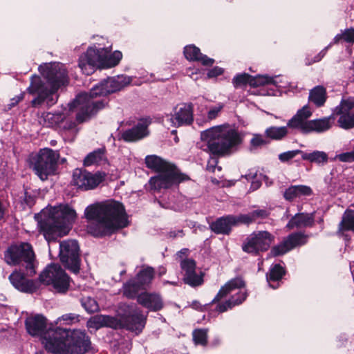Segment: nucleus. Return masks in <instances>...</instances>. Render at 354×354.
I'll return each mask as SVG.
<instances>
[{
	"label": "nucleus",
	"instance_id": "nucleus-1",
	"mask_svg": "<svg viewBox=\"0 0 354 354\" xmlns=\"http://www.w3.org/2000/svg\"><path fill=\"white\" fill-rule=\"evenodd\" d=\"M84 214L90 221L88 232L94 236L110 234L127 225L123 205L115 201L90 205Z\"/></svg>",
	"mask_w": 354,
	"mask_h": 354
},
{
	"label": "nucleus",
	"instance_id": "nucleus-2",
	"mask_svg": "<svg viewBox=\"0 0 354 354\" xmlns=\"http://www.w3.org/2000/svg\"><path fill=\"white\" fill-rule=\"evenodd\" d=\"M130 83L129 78L124 76L109 77L93 87L89 93H81L75 99L77 120L80 123L88 121L97 112L104 109L106 102L95 98L120 91Z\"/></svg>",
	"mask_w": 354,
	"mask_h": 354
},
{
	"label": "nucleus",
	"instance_id": "nucleus-3",
	"mask_svg": "<svg viewBox=\"0 0 354 354\" xmlns=\"http://www.w3.org/2000/svg\"><path fill=\"white\" fill-rule=\"evenodd\" d=\"M91 347L84 330L46 328V350L55 354H85Z\"/></svg>",
	"mask_w": 354,
	"mask_h": 354
},
{
	"label": "nucleus",
	"instance_id": "nucleus-4",
	"mask_svg": "<svg viewBox=\"0 0 354 354\" xmlns=\"http://www.w3.org/2000/svg\"><path fill=\"white\" fill-rule=\"evenodd\" d=\"M201 138L206 143L207 151L218 156L230 154L232 149L241 142L238 132L229 125L214 127L204 131Z\"/></svg>",
	"mask_w": 354,
	"mask_h": 354
},
{
	"label": "nucleus",
	"instance_id": "nucleus-5",
	"mask_svg": "<svg viewBox=\"0 0 354 354\" xmlns=\"http://www.w3.org/2000/svg\"><path fill=\"white\" fill-rule=\"evenodd\" d=\"M147 167L158 175L151 177L149 180L151 189L160 191L161 189H169L188 179V177L179 172L177 168L169 162L156 155L147 156L145 158Z\"/></svg>",
	"mask_w": 354,
	"mask_h": 354
},
{
	"label": "nucleus",
	"instance_id": "nucleus-6",
	"mask_svg": "<svg viewBox=\"0 0 354 354\" xmlns=\"http://www.w3.org/2000/svg\"><path fill=\"white\" fill-rule=\"evenodd\" d=\"M313 115V111L308 105L299 109L296 114L288 120L287 127L298 129L303 133L315 132L322 133L330 130L335 124V117L333 113L328 117L308 120Z\"/></svg>",
	"mask_w": 354,
	"mask_h": 354
},
{
	"label": "nucleus",
	"instance_id": "nucleus-7",
	"mask_svg": "<svg viewBox=\"0 0 354 354\" xmlns=\"http://www.w3.org/2000/svg\"><path fill=\"white\" fill-rule=\"evenodd\" d=\"M48 218L46 221V234L66 235L76 218L75 210L68 206L47 207Z\"/></svg>",
	"mask_w": 354,
	"mask_h": 354
},
{
	"label": "nucleus",
	"instance_id": "nucleus-8",
	"mask_svg": "<svg viewBox=\"0 0 354 354\" xmlns=\"http://www.w3.org/2000/svg\"><path fill=\"white\" fill-rule=\"evenodd\" d=\"M4 260L10 266H24L26 274L32 277L36 274L38 263L30 244L22 242L10 245L4 252Z\"/></svg>",
	"mask_w": 354,
	"mask_h": 354
},
{
	"label": "nucleus",
	"instance_id": "nucleus-9",
	"mask_svg": "<svg viewBox=\"0 0 354 354\" xmlns=\"http://www.w3.org/2000/svg\"><path fill=\"white\" fill-rule=\"evenodd\" d=\"M68 84V73L62 64H46V104H54L58 99L57 91Z\"/></svg>",
	"mask_w": 354,
	"mask_h": 354
},
{
	"label": "nucleus",
	"instance_id": "nucleus-10",
	"mask_svg": "<svg viewBox=\"0 0 354 354\" xmlns=\"http://www.w3.org/2000/svg\"><path fill=\"white\" fill-rule=\"evenodd\" d=\"M118 312L120 316L118 319V328H124L139 333L145 328L147 315H143L136 305L121 304Z\"/></svg>",
	"mask_w": 354,
	"mask_h": 354
},
{
	"label": "nucleus",
	"instance_id": "nucleus-11",
	"mask_svg": "<svg viewBox=\"0 0 354 354\" xmlns=\"http://www.w3.org/2000/svg\"><path fill=\"white\" fill-rule=\"evenodd\" d=\"M274 239V236L268 231H255L245 238L242 250L248 254L257 255L268 250Z\"/></svg>",
	"mask_w": 354,
	"mask_h": 354
},
{
	"label": "nucleus",
	"instance_id": "nucleus-12",
	"mask_svg": "<svg viewBox=\"0 0 354 354\" xmlns=\"http://www.w3.org/2000/svg\"><path fill=\"white\" fill-rule=\"evenodd\" d=\"M188 249H183L177 254V259L180 262V266L183 272V280L185 283L193 286H201L203 283V274L197 272L196 262L194 259L187 258Z\"/></svg>",
	"mask_w": 354,
	"mask_h": 354
},
{
	"label": "nucleus",
	"instance_id": "nucleus-13",
	"mask_svg": "<svg viewBox=\"0 0 354 354\" xmlns=\"http://www.w3.org/2000/svg\"><path fill=\"white\" fill-rule=\"evenodd\" d=\"M59 257L65 266L74 273L80 270L79 245L75 240H67L59 243Z\"/></svg>",
	"mask_w": 354,
	"mask_h": 354
},
{
	"label": "nucleus",
	"instance_id": "nucleus-14",
	"mask_svg": "<svg viewBox=\"0 0 354 354\" xmlns=\"http://www.w3.org/2000/svg\"><path fill=\"white\" fill-rule=\"evenodd\" d=\"M107 53V48L90 47L80 57L79 66L84 74L91 75L94 72L96 66H103L104 57Z\"/></svg>",
	"mask_w": 354,
	"mask_h": 354
},
{
	"label": "nucleus",
	"instance_id": "nucleus-15",
	"mask_svg": "<svg viewBox=\"0 0 354 354\" xmlns=\"http://www.w3.org/2000/svg\"><path fill=\"white\" fill-rule=\"evenodd\" d=\"M46 283L52 285L55 291L66 292L70 286L69 277L58 264H51L46 269Z\"/></svg>",
	"mask_w": 354,
	"mask_h": 354
},
{
	"label": "nucleus",
	"instance_id": "nucleus-16",
	"mask_svg": "<svg viewBox=\"0 0 354 354\" xmlns=\"http://www.w3.org/2000/svg\"><path fill=\"white\" fill-rule=\"evenodd\" d=\"M104 179V174H93L83 169H75L73 174V185L84 191L95 189Z\"/></svg>",
	"mask_w": 354,
	"mask_h": 354
},
{
	"label": "nucleus",
	"instance_id": "nucleus-17",
	"mask_svg": "<svg viewBox=\"0 0 354 354\" xmlns=\"http://www.w3.org/2000/svg\"><path fill=\"white\" fill-rule=\"evenodd\" d=\"M354 109V98H342L339 105L334 111L333 115L339 116L337 120L338 126L345 130L354 128V112L351 111Z\"/></svg>",
	"mask_w": 354,
	"mask_h": 354
},
{
	"label": "nucleus",
	"instance_id": "nucleus-18",
	"mask_svg": "<svg viewBox=\"0 0 354 354\" xmlns=\"http://www.w3.org/2000/svg\"><path fill=\"white\" fill-rule=\"evenodd\" d=\"M9 280L11 284L20 292L33 293L44 281V271L40 272L38 279L32 280L26 279L24 274L15 270L9 276Z\"/></svg>",
	"mask_w": 354,
	"mask_h": 354
},
{
	"label": "nucleus",
	"instance_id": "nucleus-19",
	"mask_svg": "<svg viewBox=\"0 0 354 354\" xmlns=\"http://www.w3.org/2000/svg\"><path fill=\"white\" fill-rule=\"evenodd\" d=\"M308 236L301 232L292 233L286 237L283 241L272 247L269 255L278 257L286 254L293 248L307 243Z\"/></svg>",
	"mask_w": 354,
	"mask_h": 354
},
{
	"label": "nucleus",
	"instance_id": "nucleus-20",
	"mask_svg": "<svg viewBox=\"0 0 354 354\" xmlns=\"http://www.w3.org/2000/svg\"><path fill=\"white\" fill-rule=\"evenodd\" d=\"M193 121L192 106L191 104H182L176 107L174 113L167 115L165 121L168 127H178L187 125Z\"/></svg>",
	"mask_w": 354,
	"mask_h": 354
},
{
	"label": "nucleus",
	"instance_id": "nucleus-21",
	"mask_svg": "<svg viewBox=\"0 0 354 354\" xmlns=\"http://www.w3.org/2000/svg\"><path fill=\"white\" fill-rule=\"evenodd\" d=\"M28 333L35 338H38L44 343V316L41 314H31L25 320Z\"/></svg>",
	"mask_w": 354,
	"mask_h": 354
},
{
	"label": "nucleus",
	"instance_id": "nucleus-22",
	"mask_svg": "<svg viewBox=\"0 0 354 354\" xmlns=\"http://www.w3.org/2000/svg\"><path fill=\"white\" fill-rule=\"evenodd\" d=\"M272 82V79L268 76L252 77L248 73H241L236 75L232 79V84L235 88L244 87L247 84L253 87H257Z\"/></svg>",
	"mask_w": 354,
	"mask_h": 354
},
{
	"label": "nucleus",
	"instance_id": "nucleus-23",
	"mask_svg": "<svg viewBox=\"0 0 354 354\" xmlns=\"http://www.w3.org/2000/svg\"><path fill=\"white\" fill-rule=\"evenodd\" d=\"M28 89L30 93L37 95V97L32 100V106L39 107L41 106L44 102V84L41 77L33 75Z\"/></svg>",
	"mask_w": 354,
	"mask_h": 354
},
{
	"label": "nucleus",
	"instance_id": "nucleus-24",
	"mask_svg": "<svg viewBox=\"0 0 354 354\" xmlns=\"http://www.w3.org/2000/svg\"><path fill=\"white\" fill-rule=\"evenodd\" d=\"M137 301L139 304L153 311L160 310L163 306L161 297L155 293H141L138 296Z\"/></svg>",
	"mask_w": 354,
	"mask_h": 354
},
{
	"label": "nucleus",
	"instance_id": "nucleus-25",
	"mask_svg": "<svg viewBox=\"0 0 354 354\" xmlns=\"http://www.w3.org/2000/svg\"><path fill=\"white\" fill-rule=\"evenodd\" d=\"M148 123L141 122L138 124L122 132V138L126 142H135L143 138L149 134Z\"/></svg>",
	"mask_w": 354,
	"mask_h": 354
},
{
	"label": "nucleus",
	"instance_id": "nucleus-26",
	"mask_svg": "<svg viewBox=\"0 0 354 354\" xmlns=\"http://www.w3.org/2000/svg\"><path fill=\"white\" fill-rule=\"evenodd\" d=\"M245 283L242 278L236 277L232 279L225 283L223 286H221L212 301L214 303L218 302L221 299L226 298L233 291L236 290V289L242 288L245 287Z\"/></svg>",
	"mask_w": 354,
	"mask_h": 354
},
{
	"label": "nucleus",
	"instance_id": "nucleus-27",
	"mask_svg": "<svg viewBox=\"0 0 354 354\" xmlns=\"http://www.w3.org/2000/svg\"><path fill=\"white\" fill-rule=\"evenodd\" d=\"M315 223L314 213H299L295 214L288 223L286 227L292 230L295 227L301 228L313 226Z\"/></svg>",
	"mask_w": 354,
	"mask_h": 354
},
{
	"label": "nucleus",
	"instance_id": "nucleus-28",
	"mask_svg": "<svg viewBox=\"0 0 354 354\" xmlns=\"http://www.w3.org/2000/svg\"><path fill=\"white\" fill-rule=\"evenodd\" d=\"M184 55L187 59L200 62L203 66H212L214 60L203 55L198 48L194 45L187 46L184 48Z\"/></svg>",
	"mask_w": 354,
	"mask_h": 354
},
{
	"label": "nucleus",
	"instance_id": "nucleus-29",
	"mask_svg": "<svg viewBox=\"0 0 354 354\" xmlns=\"http://www.w3.org/2000/svg\"><path fill=\"white\" fill-rule=\"evenodd\" d=\"M30 167L41 180L44 176V149H40L38 153H32L28 159Z\"/></svg>",
	"mask_w": 354,
	"mask_h": 354
},
{
	"label": "nucleus",
	"instance_id": "nucleus-30",
	"mask_svg": "<svg viewBox=\"0 0 354 354\" xmlns=\"http://www.w3.org/2000/svg\"><path fill=\"white\" fill-rule=\"evenodd\" d=\"M233 225H234V216H227L213 222L210 225V228L216 234H228Z\"/></svg>",
	"mask_w": 354,
	"mask_h": 354
},
{
	"label": "nucleus",
	"instance_id": "nucleus-31",
	"mask_svg": "<svg viewBox=\"0 0 354 354\" xmlns=\"http://www.w3.org/2000/svg\"><path fill=\"white\" fill-rule=\"evenodd\" d=\"M88 324V326L93 327L96 329L104 326L118 329L119 326L117 318L102 315L95 316L90 319Z\"/></svg>",
	"mask_w": 354,
	"mask_h": 354
},
{
	"label": "nucleus",
	"instance_id": "nucleus-32",
	"mask_svg": "<svg viewBox=\"0 0 354 354\" xmlns=\"http://www.w3.org/2000/svg\"><path fill=\"white\" fill-rule=\"evenodd\" d=\"M246 291L240 290L234 295H232L226 301L220 303L216 306L217 311L223 313L235 306L242 304L247 298Z\"/></svg>",
	"mask_w": 354,
	"mask_h": 354
},
{
	"label": "nucleus",
	"instance_id": "nucleus-33",
	"mask_svg": "<svg viewBox=\"0 0 354 354\" xmlns=\"http://www.w3.org/2000/svg\"><path fill=\"white\" fill-rule=\"evenodd\" d=\"M313 194L312 189L307 185H292L284 192V198L288 201H292L297 197L308 196Z\"/></svg>",
	"mask_w": 354,
	"mask_h": 354
},
{
	"label": "nucleus",
	"instance_id": "nucleus-34",
	"mask_svg": "<svg viewBox=\"0 0 354 354\" xmlns=\"http://www.w3.org/2000/svg\"><path fill=\"white\" fill-rule=\"evenodd\" d=\"M106 162V149L102 147L89 153L84 160V165L88 167L93 165L104 164Z\"/></svg>",
	"mask_w": 354,
	"mask_h": 354
},
{
	"label": "nucleus",
	"instance_id": "nucleus-35",
	"mask_svg": "<svg viewBox=\"0 0 354 354\" xmlns=\"http://www.w3.org/2000/svg\"><path fill=\"white\" fill-rule=\"evenodd\" d=\"M326 99V90L324 86H317L310 91L308 100L317 107L324 106Z\"/></svg>",
	"mask_w": 354,
	"mask_h": 354
},
{
	"label": "nucleus",
	"instance_id": "nucleus-36",
	"mask_svg": "<svg viewBox=\"0 0 354 354\" xmlns=\"http://www.w3.org/2000/svg\"><path fill=\"white\" fill-rule=\"evenodd\" d=\"M59 158V154L57 151L46 148V176L56 174Z\"/></svg>",
	"mask_w": 354,
	"mask_h": 354
},
{
	"label": "nucleus",
	"instance_id": "nucleus-37",
	"mask_svg": "<svg viewBox=\"0 0 354 354\" xmlns=\"http://www.w3.org/2000/svg\"><path fill=\"white\" fill-rule=\"evenodd\" d=\"M301 158L304 160H308L317 165H324L328 162V157L326 153L322 151H314L311 153L302 151Z\"/></svg>",
	"mask_w": 354,
	"mask_h": 354
},
{
	"label": "nucleus",
	"instance_id": "nucleus-38",
	"mask_svg": "<svg viewBox=\"0 0 354 354\" xmlns=\"http://www.w3.org/2000/svg\"><path fill=\"white\" fill-rule=\"evenodd\" d=\"M143 287L134 279L124 283L122 292L124 297L129 299H133L136 297H138L139 291Z\"/></svg>",
	"mask_w": 354,
	"mask_h": 354
},
{
	"label": "nucleus",
	"instance_id": "nucleus-39",
	"mask_svg": "<svg viewBox=\"0 0 354 354\" xmlns=\"http://www.w3.org/2000/svg\"><path fill=\"white\" fill-rule=\"evenodd\" d=\"M339 231L351 230L354 232V210L346 209L339 225Z\"/></svg>",
	"mask_w": 354,
	"mask_h": 354
},
{
	"label": "nucleus",
	"instance_id": "nucleus-40",
	"mask_svg": "<svg viewBox=\"0 0 354 354\" xmlns=\"http://www.w3.org/2000/svg\"><path fill=\"white\" fill-rule=\"evenodd\" d=\"M154 276V270L147 267L141 270L136 275L135 279L142 287L150 283Z\"/></svg>",
	"mask_w": 354,
	"mask_h": 354
},
{
	"label": "nucleus",
	"instance_id": "nucleus-41",
	"mask_svg": "<svg viewBox=\"0 0 354 354\" xmlns=\"http://www.w3.org/2000/svg\"><path fill=\"white\" fill-rule=\"evenodd\" d=\"M285 274V270L283 267L279 264L274 265L267 274V280L270 286L275 288V286L271 284V282H274L280 280Z\"/></svg>",
	"mask_w": 354,
	"mask_h": 354
},
{
	"label": "nucleus",
	"instance_id": "nucleus-42",
	"mask_svg": "<svg viewBox=\"0 0 354 354\" xmlns=\"http://www.w3.org/2000/svg\"><path fill=\"white\" fill-rule=\"evenodd\" d=\"M288 133L286 127H271L266 130L267 137L273 140H281Z\"/></svg>",
	"mask_w": 354,
	"mask_h": 354
},
{
	"label": "nucleus",
	"instance_id": "nucleus-43",
	"mask_svg": "<svg viewBox=\"0 0 354 354\" xmlns=\"http://www.w3.org/2000/svg\"><path fill=\"white\" fill-rule=\"evenodd\" d=\"M108 50L107 55L104 57L103 62V67L111 68L117 66L122 57V54L120 51L115 50L112 54L109 55Z\"/></svg>",
	"mask_w": 354,
	"mask_h": 354
},
{
	"label": "nucleus",
	"instance_id": "nucleus-44",
	"mask_svg": "<svg viewBox=\"0 0 354 354\" xmlns=\"http://www.w3.org/2000/svg\"><path fill=\"white\" fill-rule=\"evenodd\" d=\"M82 306L88 313H93L99 310L97 302L91 297H83L81 299Z\"/></svg>",
	"mask_w": 354,
	"mask_h": 354
},
{
	"label": "nucleus",
	"instance_id": "nucleus-45",
	"mask_svg": "<svg viewBox=\"0 0 354 354\" xmlns=\"http://www.w3.org/2000/svg\"><path fill=\"white\" fill-rule=\"evenodd\" d=\"M341 40L348 43H354V28L346 29L341 34L337 35L334 38L335 43H338Z\"/></svg>",
	"mask_w": 354,
	"mask_h": 354
},
{
	"label": "nucleus",
	"instance_id": "nucleus-46",
	"mask_svg": "<svg viewBox=\"0 0 354 354\" xmlns=\"http://www.w3.org/2000/svg\"><path fill=\"white\" fill-rule=\"evenodd\" d=\"M193 339L196 344L206 345L207 342V330L203 329L195 330L193 332Z\"/></svg>",
	"mask_w": 354,
	"mask_h": 354
},
{
	"label": "nucleus",
	"instance_id": "nucleus-47",
	"mask_svg": "<svg viewBox=\"0 0 354 354\" xmlns=\"http://www.w3.org/2000/svg\"><path fill=\"white\" fill-rule=\"evenodd\" d=\"M64 120V115L61 113H48L46 115V123H48V127H55L59 124Z\"/></svg>",
	"mask_w": 354,
	"mask_h": 354
},
{
	"label": "nucleus",
	"instance_id": "nucleus-48",
	"mask_svg": "<svg viewBox=\"0 0 354 354\" xmlns=\"http://www.w3.org/2000/svg\"><path fill=\"white\" fill-rule=\"evenodd\" d=\"M234 225L238 224H246L249 225L253 223V219L252 217L251 212L247 214H240L237 216H234Z\"/></svg>",
	"mask_w": 354,
	"mask_h": 354
},
{
	"label": "nucleus",
	"instance_id": "nucleus-49",
	"mask_svg": "<svg viewBox=\"0 0 354 354\" xmlns=\"http://www.w3.org/2000/svg\"><path fill=\"white\" fill-rule=\"evenodd\" d=\"M59 320L64 322L66 324H73L80 322V316L75 313H67L63 315Z\"/></svg>",
	"mask_w": 354,
	"mask_h": 354
},
{
	"label": "nucleus",
	"instance_id": "nucleus-50",
	"mask_svg": "<svg viewBox=\"0 0 354 354\" xmlns=\"http://www.w3.org/2000/svg\"><path fill=\"white\" fill-rule=\"evenodd\" d=\"M35 221L37 222L39 232L44 235V209L35 214Z\"/></svg>",
	"mask_w": 354,
	"mask_h": 354
},
{
	"label": "nucleus",
	"instance_id": "nucleus-51",
	"mask_svg": "<svg viewBox=\"0 0 354 354\" xmlns=\"http://www.w3.org/2000/svg\"><path fill=\"white\" fill-rule=\"evenodd\" d=\"M299 153L302 154V151H300V150L288 151H286V152L279 154V159L281 162H287V161L292 159L293 158H295Z\"/></svg>",
	"mask_w": 354,
	"mask_h": 354
},
{
	"label": "nucleus",
	"instance_id": "nucleus-52",
	"mask_svg": "<svg viewBox=\"0 0 354 354\" xmlns=\"http://www.w3.org/2000/svg\"><path fill=\"white\" fill-rule=\"evenodd\" d=\"M336 158L341 162H354V149L351 151L340 153L337 155Z\"/></svg>",
	"mask_w": 354,
	"mask_h": 354
},
{
	"label": "nucleus",
	"instance_id": "nucleus-53",
	"mask_svg": "<svg viewBox=\"0 0 354 354\" xmlns=\"http://www.w3.org/2000/svg\"><path fill=\"white\" fill-rule=\"evenodd\" d=\"M253 221L257 219H263L268 216L269 213L266 209H257L251 212Z\"/></svg>",
	"mask_w": 354,
	"mask_h": 354
},
{
	"label": "nucleus",
	"instance_id": "nucleus-54",
	"mask_svg": "<svg viewBox=\"0 0 354 354\" xmlns=\"http://www.w3.org/2000/svg\"><path fill=\"white\" fill-rule=\"evenodd\" d=\"M250 143L254 147H259L266 144L263 137L261 135H254L252 138Z\"/></svg>",
	"mask_w": 354,
	"mask_h": 354
},
{
	"label": "nucleus",
	"instance_id": "nucleus-55",
	"mask_svg": "<svg viewBox=\"0 0 354 354\" xmlns=\"http://www.w3.org/2000/svg\"><path fill=\"white\" fill-rule=\"evenodd\" d=\"M223 108V106L222 104H218V106L212 107L207 113L208 119L213 120L216 118Z\"/></svg>",
	"mask_w": 354,
	"mask_h": 354
},
{
	"label": "nucleus",
	"instance_id": "nucleus-56",
	"mask_svg": "<svg viewBox=\"0 0 354 354\" xmlns=\"http://www.w3.org/2000/svg\"><path fill=\"white\" fill-rule=\"evenodd\" d=\"M74 102H75V100L72 102V104L71 105V109H74V111L77 113V109L74 106ZM77 124H80V123L77 122V115H75V122H69L68 123L66 122V124L64 125V127L65 129H75L76 127Z\"/></svg>",
	"mask_w": 354,
	"mask_h": 354
},
{
	"label": "nucleus",
	"instance_id": "nucleus-57",
	"mask_svg": "<svg viewBox=\"0 0 354 354\" xmlns=\"http://www.w3.org/2000/svg\"><path fill=\"white\" fill-rule=\"evenodd\" d=\"M217 160L216 159H212L208 161L207 165V170L210 172H214L216 169L217 168L218 171L221 170V167H217Z\"/></svg>",
	"mask_w": 354,
	"mask_h": 354
},
{
	"label": "nucleus",
	"instance_id": "nucleus-58",
	"mask_svg": "<svg viewBox=\"0 0 354 354\" xmlns=\"http://www.w3.org/2000/svg\"><path fill=\"white\" fill-rule=\"evenodd\" d=\"M24 98V94H20L19 95L15 96V97L10 100V102L8 104V109H10L15 106H16L21 100Z\"/></svg>",
	"mask_w": 354,
	"mask_h": 354
},
{
	"label": "nucleus",
	"instance_id": "nucleus-59",
	"mask_svg": "<svg viewBox=\"0 0 354 354\" xmlns=\"http://www.w3.org/2000/svg\"><path fill=\"white\" fill-rule=\"evenodd\" d=\"M222 73H223V71L221 68H215L211 70L210 71H209L207 75L209 77H212L219 75Z\"/></svg>",
	"mask_w": 354,
	"mask_h": 354
},
{
	"label": "nucleus",
	"instance_id": "nucleus-60",
	"mask_svg": "<svg viewBox=\"0 0 354 354\" xmlns=\"http://www.w3.org/2000/svg\"><path fill=\"white\" fill-rule=\"evenodd\" d=\"M326 53V50H322L319 53V54L315 57L314 62H319L322 59V58L324 56Z\"/></svg>",
	"mask_w": 354,
	"mask_h": 354
},
{
	"label": "nucleus",
	"instance_id": "nucleus-61",
	"mask_svg": "<svg viewBox=\"0 0 354 354\" xmlns=\"http://www.w3.org/2000/svg\"><path fill=\"white\" fill-rule=\"evenodd\" d=\"M211 181H212L214 184H215V185H219V184H220L219 180H217L216 178H211Z\"/></svg>",
	"mask_w": 354,
	"mask_h": 354
},
{
	"label": "nucleus",
	"instance_id": "nucleus-62",
	"mask_svg": "<svg viewBox=\"0 0 354 354\" xmlns=\"http://www.w3.org/2000/svg\"><path fill=\"white\" fill-rule=\"evenodd\" d=\"M166 272V270L165 268H162V270L160 272V275H162Z\"/></svg>",
	"mask_w": 354,
	"mask_h": 354
},
{
	"label": "nucleus",
	"instance_id": "nucleus-63",
	"mask_svg": "<svg viewBox=\"0 0 354 354\" xmlns=\"http://www.w3.org/2000/svg\"><path fill=\"white\" fill-rule=\"evenodd\" d=\"M171 133H176V130H173V131H171Z\"/></svg>",
	"mask_w": 354,
	"mask_h": 354
},
{
	"label": "nucleus",
	"instance_id": "nucleus-64",
	"mask_svg": "<svg viewBox=\"0 0 354 354\" xmlns=\"http://www.w3.org/2000/svg\"><path fill=\"white\" fill-rule=\"evenodd\" d=\"M36 354H43V353L42 352H39V353H37Z\"/></svg>",
	"mask_w": 354,
	"mask_h": 354
}]
</instances>
